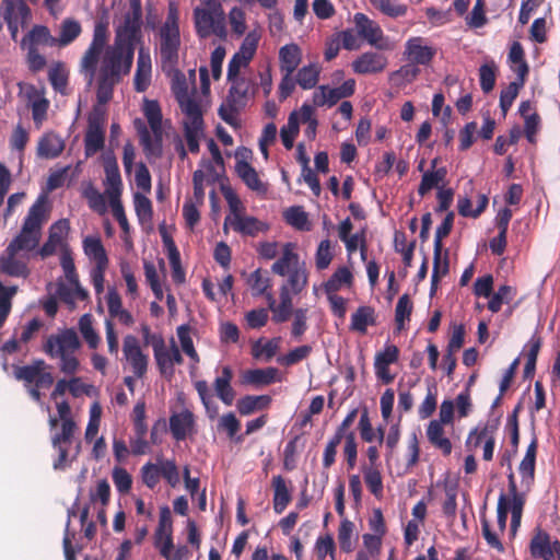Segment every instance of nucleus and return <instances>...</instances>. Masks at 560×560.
Segmentation results:
<instances>
[{
  "mask_svg": "<svg viewBox=\"0 0 560 560\" xmlns=\"http://www.w3.org/2000/svg\"><path fill=\"white\" fill-rule=\"evenodd\" d=\"M22 47H37L38 45L56 44V38L51 36L49 28L44 25H35L22 39Z\"/></svg>",
  "mask_w": 560,
  "mask_h": 560,
  "instance_id": "37",
  "label": "nucleus"
},
{
  "mask_svg": "<svg viewBox=\"0 0 560 560\" xmlns=\"http://www.w3.org/2000/svg\"><path fill=\"white\" fill-rule=\"evenodd\" d=\"M272 398L269 395H246L236 402V410L241 416H249L256 411L268 409Z\"/></svg>",
  "mask_w": 560,
  "mask_h": 560,
  "instance_id": "32",
  "label": "nucleus"
},
{
  "mask_svg": "<svg viewBox=\"0 0 560 560\" xmlns=\"http://www.w3.org/2000/svg\"><path fill=\"white\" fill-rule=\"evenodd\" d=\"M81 32V24L77 20L66 19L61 23L59 37L56 38V44L60 47L68 46L80 36Z\"/></svg>",
  "mask_w": 560,
  "mask_h": 560,
  "instance_id": "39",
  "label": "nucleus"
},
{
  "mask_svg": "<svg viewBox=\"0 0 560 560\" xmlns=\"http://www.w3.org/2000/svg\"><path fill=\"white\" fill-rule=\"evenodd\" d=\"M353 276L348 267H339L330 278L325 282L324 289L327 294L335 293L341 289L342 285H350Z\"/></svg>",
  "mask_w": 560,
  "mask_h": 560,
  "instance_id": "40",
  "label": "nucleus"
},
{
  "mask_svg": "<svg viewBox=\"0 0 560 560\" xmlns=\"http://www.w3.org/2000/svg\"><path fill=\"white\" fill-rule=\"evenodd\" d=\"M229 81L231 82V86L229 89L226 101L244 108L247 104L248 96L255 95L257 86L249 79L244 77Z\"/></svg>",
  "mask_w": 560,
  "mask_h": 560,
  "instance_id": "21",
  "label": "nucleus"
},
{
  "mask_svg": "<svg viewBox=\"0 0 560 560\" xmlns=\"http://www.w3.org/2000/svg\"><path fill=\"white\" fill-rule=\"evenodd\" d=\"M304 448V441L302 435L293 436L284 446L283 450V469L292 471L296 469L299 463V456L301 451Z\"/></svg>",
  "mask_w": 560,
  "mask_h": 560,
  "instance_id": "35",
  "label": "nucleus"
},
{
  "mask_svg": "<svg viewBox=\"0 0 560 560\" xmlns=\"http://www.w3.org/2000/svg\"><path fill=\"white\" fill-rule=\"evenodd\" d=\"M299 130V119L296 113L293 112L289 116L288 124L280 130L281 141L287 150H291L293 148Z\"/></svg>",
  "mask_w": 560,
  "mask_h": 560,
  "instance_id": "54",
  "label": "nucleus"
},
{
  "mask_svg": "<svg viewBox=\"0 0 560 560\" xmlns=\"http://www.w3.org/2000/svg\"><path fill=\"white\" fill-rule=\"evenodd\" d=\"M152 61L149 49L141 46L138 50L137 69L133 79L135 90L144 92L151 83Z\"/></svg>",
  "mask_w": 560,
  "mask_h": 560,
  "instance_id": "18",
  "label": "nucleus"
},
{
  "mask_svg": "<svg viewBox=\"0 0 560 560\" xmlns=\"http://www.w3.org/2000/svg\"><path fill=\"white\" fill-rule=\"evenodd\" d=\"M412 312V303L408 294H402L396 304L395 308V322L398 330H401L405 326V322L409 320Z\"/></svg>",
  "mask_w": 560,
  "mask_h": 560,
  "instance_id": "58",
  "label": "nucleus"
},
{
  "mask_svg": "<svg viewBox=\"0 0 560 560\" xmlns=\"http://www.w3.org/2000/svg\"><path fill=\"white\" fill-rule=\"evenodd\" d=\"M130 11L125 15L124 23L116 28V36L137 45L141 40L142 7L140 0H129Z\"/></svg>",
  "mask_w": 560,
  "mask_h": 560,
  "instance_id": "9",
  "label": "nucleus"
},
{
  "mask_svg": "<svg viewBox=\"0 0 560 560\" xmlns=\"http://www.w3.org/2000/svg\"><path fill=\"white\" fill-rule=\"evenodd\" d=\"M195 429L194 413L185 409L170 417V431L174 440L184 441Z\"/></svg>",
  "mask_w": 560,
  "mask_h": 560,
  "instance_id": "20",
  "label": "nucleus"
},
{
  "mask_svg": "<svg viewBox=\"0 0 560 560\" xmlns=\"http://www.w3.org/2000/svg\"><path fill=\"white\" fill-rule=\"evenodd\" d=\"M105 122V110L100 106H94L88 116V129L84 137V153L86 158L93 156L104 148Z\"/></svg>",
  "mask_w": 560,
  "mask_h": 560,
  "instance_id": "7",
  "label": "nucleus"
},
{
  "mask_svg": "<svg viewBox=\"0 0 560 560\" xmlns=\"http://www.w3.org/2000/svg\"><path fill=\"white\" fill-rule=\"evenodd\" d=\"M312 352V347L303 345L289 351L285 355L278 359V362L285 366L294 365L305 360Z\"/></svg>",
  "mask_w": 560,
  "mask_h": 560,
  "instance_id": "64",
  "label": "nucleus"
},
{
  "mask_svg": "<svg viewBox=\"0 0 560 560\" xmlns=\"http://www.w3.org/2000/svg\"><path fill=\"white\" fill-rule=\"evenodd\" d=\"M105 185L108 198L120 197L122 190L121 176L115 156H108L104 161Z\"/></svg>",
  "mask_w": 560,
  "mask_h": 560,
  "instance_id": "27",
  "label": "nucleus"
},
{
  "mask_svg": "<svg viewBox=\"0 0 560 560\" xmlns=\"http://www.w3.org/2000/svg\"><path fill=\"white\" fill-rule=\"evenodd\" d=\"M247 282L254 296H267V294L270 293L268 292V289L271 285L270 278L267 276V272L262 271L260 268L250 273Z\"/></svg>",
  "mask_w": 560,
  "mask_h": 560,
  "instance_id": "49",
  "label": "nucleus"
},
{
  "mask_svg": "<svg viewBox=\"0 0 560 560\" xmlns=\"http://www.w3.org/2000/svg\"><path fill=\"white\" fill-rule=\"evenodd\" d=\"M45 221V199L39 198L28 210L20 233L10 242L8 248L16 253L31 252L38 246L42 225Z\"/></svg>",
  "mask_w": 560,
  "mask_h": 560,
  "instance_id": "4",
  "label": "nucleus"
},
{
  "mask_svg": "<svg viewBox=\"0 0 560 560\" xmlns=\"http://www.w3.org/2000/svg\"><path fill=\"white\" fill-rule=\"evenodd\" d=\"M526 79H518L517 81L511 82L505 89H503L500 93V108L502 110L503 116L505 117L508 112L513 105V102L518 95L520 90L524 86Z\"/></svg>",
  "mask_w": 560,
  "mask_h": 560,
  "instance_id": "46",
  "label": "nucleus"
},
{
  "mask_svg": "<svg viewBox=\"0 0 560 560\" xmlns=\"http://www.w3.org/2000/svg\"><path fill=\"white\" fill-rule=\"evenodd\" d=\"M228 224H231L235 232L252 237L269 230L268 223L249 215L226 217L224 220V230H226Z\"/></svg>",
  "mask_w": 560,
  "mask_h": 560,
  "instance_id": "16",
  "label": "nucleus"
},
{
  "mask_svg": "<svg viewBox=\"0 0 560 560\" xmlns=\"http://www.w3.org/2000/svg\"><path fill=\"white\" fill-rule=\"evenodd\" d=\"M505 508L508 513L512 514L511 528L515 530L521 523L523 506L525 503L526 492H504Z\"/></svg>",
  "mask_w": 560,
  "mask_h": 560,
  "instance_id": "36",
  "label": "nucleus"
},
{
  "mask_svg": "<svg viewBox=\"0 0 560 560\" xmlns=\"http://www.w3.org/2000/svg\"><path fill=\"white\" fill-rule=\"evenodd\" d=\"M177 100L182 112L186 116L183 122L184 132L190 130L192 133H202L203 117L199 102L186 94L177 95Z\"/></svg>",
  "mask_w": 560,
  "mask_h": 560,
  "instance_id": "11",
  "label": "nucleus"
},
{
  "mask_svg": "<svg viewBox=\"0 0 560 560\" xmlns=\"http://www.w3.org/2000/svg\"><path fill=\"white\" fill-rule=\"evenodd\" d=\"M495 70L497 67L493 62L485 63L479 68L480 88L486 94L491 92L494 88Z\"/></svg>",
  "mask_w": 560,
  "mask_h": 560,
  "instance_id": "62",
  "label": "nucleus"
},
{
  "mask_svg": "<svg viewBox=\"0 0 560 560\" xmlns=\"http://www.w3.org/2000/svg\"><path fill=\"white\" fill-rule=\"evenodd\" d=\"M85 254L96 264H108V257L100 237H86L83 241Z\"/></svg>",
  "mask_w": 560,
  "mask_h": 560,
  "instance_id": "47",
  "label": "nucleus"
},
{
  "mask_svg": "<svg viewBox=\"0 0 560 560\" xmlns=\"http://www.w3.org/2000/svg\"><path fill=\"white\" fill-rule=\"evenodd\" d=\"M509 59L512 63L517 65L516 68H513V71L516 72L518 79H526L529 69L525 60L524 49L518 42H514L512 44L509 52Z\"/></svg>",
  "mask_w": 560,
  "mask_h": 560,
  "instance_id": "51",
  "label": "nucleus"
},
{
  "mask_svg": "<svg viewBox=\"0 0 560 560\" xmlns=\"http://www.w3.org/2000/svg\"><path fill=\"white\" fill-rule=\"evenodd\" d=\"M302 61V50L299 45L291 43L279 49V65L281 72L294 73Z\"/></svg>",
  "mask_w": 560,
  "mask_h": 560,
  "instance_id": "30",
  "label": "nucleus"
},
{
  "mask_svg": "<svg viewBox=\"0 0 560 560\" xmlns=\"http://www.w3.org/2000/svg\"><path fill=\"white\" fill-rule=\"evenodd\" d=\"M48 365L43 359L34 360L31 364L14 368V376L24 382L33 400L40 402V389H47L54 384L52 374L47 371Z\"/></svg>",
  "mask_w": 560,
  "mask_h": 560,
  "instance_id": "6",
  "label": "nucleus"
},
{
  "mask_svg": "<svg viewBox=\"0 0 560 560\" xmlns=\"http://www.w3.org/2000/svg\"><path fill=\"white\" fill-rule=\"evenodd\" d=\"M194 387L206 409L207 416L209 419L213 420L218 416V406L212 400V395L210 393L207 381L200 380L195 382Z\"/></svg>",
  "mask_w": 560,
  "mask_h": 560,
  "instance_id": "42",
  "label": "nucleus"
},
{
  "mask_svg": "<svg viewBox=\"0 0 560 560\" xmlns=\"http://www.w3.org/2000/svg\"><path fill=\"white\" fill-rule=\"evenodd\" d=\"M122 353L129 362L136 377L141 378L148 371L149 357L141 350L139 340L133 335H127L122 341Z\"/></svg>",
  "mask_w": 560,
  "mask_h": 560,
  "instance_id": "10",
  "label": "nucleus"
},
{
  "mask_svg": "<svg viewBox=\"0 0 560 560\" xmlns=\"http://www.w3.org/2000/svg\"><path fill=\"white\" fill-rule=\"evenodd\" d=\"M48 79L55 91L61 94H66L68 85V74L66 73L60 63L50 68L48 72Z\"/></svg>",
  "mask_w": 560,
  "mask_h": 560,
  "instance_id": "63",
  "label": "nucleus"
},
{
  "mask_svg": "<svg viewBox=\"0 0 560 560\" xmlns=\"http://www.w3.org/2000/svg\"><path fill=\"white\" fill-rule=\"evenodd\" d=\"M284 219L287 223L294 226L298 230H308L307 228V213L302 207H291L284 212Z\"/></svg>",
  "mask_w": 560,
  "mask_h": 560,
  "instance_id": "61",
  "label": "nucleus"
},
{
  "mask_svg": "<svg viewBox=\"0 0 560 560\" xmlns=\"http://www.w3.org/2000/svg\"><path fill=\"white\" fill-rule=\"evenodd\" d=\"M65 149L63 139L55 132H46L38 140L37 155L51 160L58 158Z\"/></svg>",
  "mask_w": 560,
  "mask_h": 560,
  "instance_id": "28",
  "label": "nucleus"
},
{
  "mask_svg": "<svg viewBox=\"0 0 560 560\" xmlns=\"http://www.w3.org/2000/svg\"><path fill=\"white\" fill-rule=\"evenodd\" d=\"M278 381V369L269 366L266 369L246 370L241 377V383L254 387H262Z\"/></svg>",
  "mask_w": 560,
  "mask_h": 560,
  "instance_id": "26",
  "label": "nucleus"
},
{
  "mask_svg": "<svg viewBox=\"0 0 560 560\" xmlns=\"http://www.w3.org/2000/svg\"><path fill=\"white\" fill-rule=\"evenodd\" d=\"M79 329L91 349H96L100 343V336L93 328L92 316L84 314L79 320Z\"/></svg>",
  "mask_w": 560,
  "mask_h": 560,
  "instance_id": "56",
  "label": "nucleus"
},
{
  "mask_svg": "<svg viewBox=\"0 0 560 560\" xmlns=\"http://www.w3.org/2000/svg\"><path fill=\"white\" fill-rule=\"evenodd\" d=\"M405 48L407 59L413 65L427 66L435 56V50L430 46L423 45V38L419 36L409 38Z\"/></svg>",
  "mask_w": 560,
  "mask_h": 560,
  "instance_id": "19",
  "label": "nucleus"
},
{
  "mask_svg": "<svg viewBox=\"0 0 560 560\" xmlns=\"http://www.w3.org/2000/svg\"><path fill=\"white\" fill-rule=\"evenodd\" d=\"M376 325L375 310L372 306H359L351 315L350 329L362 335L366 334L369 326Z\"/></svg>",
  "mask_w": 560,
  "mask_h": 560,
  "instance_id": "33",
  "label": "nucleus"
},
{
  "mask_svg": "<svg viewBox=\"0 0 560 560\" xmlns=\"http://www.w3.org/2000/svg\"><path fill=\"white\" fill-rule=\"evenodd\" d=\"M108 43L107 25L97 22L94 26L92 42L80 61V71L91 84L95 78L97 63L101 67L97 77L96 98L98 104H106L113 98L114 88L127 75L132 67L136 45L116 36L113 45Z\"/></svg>",
  "mask_w": 560,
  "mask_h": 560,
  "instance_id": "1",
  "label": "nucleus"
},
{
  "mask_svg": "<svg viewBox=\"0 0 560 560\" xmlns=\"http://www.w3.org/2000/svg\"><path fill=\"white\" fill-rule=\"evenodd\" d=\"M354 524L349 520H342L338 529V541L340 549L349 553L353 550L351 536L353 534Z\"/></svg>",
  "mask_w": 560,
  "mask_h": 560,
  "instance_id": "60",
  "label": "nucleus"
},
{
  "mask_svg": "<svg viewBox=\"0 0 560 560\" xmlns=\"http://www.w3.org/2000/svg\"><path fill=\"white\" fill-rule=\"evenodd\" d=\"M355 92V80L348 79L340 86L328 88L327 93L329 97V107L336 105L340 100L350 97Z\"/></svg>",
  "mask_w": 560,
  "mask_h": 560,
  "instance_id": "55",
  "label": "nucleus"
},
{
  "mask_svg": "<svg viewBox=\"0 0 560 560\" xmlns=\"http://www.w3.org/2000/svg\"><path fill=\"white\" fill-rule=\"evenodd\" d=\"M18 253L5 248L0 256V272L15 278H27L30 269L24 260L16 257Z\"/></svg>",
  "mask_w": 560,
  "mask_h": 560,
  "instance_id": "23",
  "label": "nucleus"
},
{
  "mask_svg": "<svg viewBox=\"0 0 560 560\" xmlns=\"http://www.w3.org/2000/svg\"><path fill=\"white\" fill-rule=\"evenodd\" d=\"M232 380L233 370L225 365L222 368L221 375L217 376L213 382L215 394L225 406H231L235 399L236 393L231 385Z\"/></svg>",
  "mask_w": 560,
  "mask_h": 560,
  "instance_id": "24",
  "label": "nucleus"
},
{
  "mask_svg": "<svg viewBox=\"0 0 560 560\" xmlns=\"http://www.w3.org/2000/svg\"><path fill=\"white\" fill-rule=\"evenodd\" d=\"M498 425L495 423L487 422L485 424H479L474 428L466 440V446L468 450H476L480 446V444L489 439V436H493Z\"/></svg>",
  "mask_w": 560,
  "mask_h": 560,
  "instance_id": "38",
  "label": "nucleus"
},
{
  "mask_svg": "<svg viewBox=\"0 0 560 560\" xmlns=\"http://www.w3.org/2000/svg\"><path fill=\"white\" fill-rule=\"evenodd\" d=\"M160 475L171 488H176L180 482L179 470L174 460L160 459Z\"/></svg>",
  "mask_w": 560,
  "mask_h": 560,
  "instance_id": "57",
  "label": "nucleus"
},
{
  "mask_svg": "<svg viewBox=\"0 0 560 560\" xmlns=\"http://www.w3.org/2000/svg\"><path fill=\"white\" fill-rule=\"evenodd\" d=\"M235 171L248 189L259 195L267 194L268 185L260 179L257 171L248 162L237 160Z\"/></svg>",
  "mask_w": 560,
  "mask_h": 560,
  "instance_id": "22",
  "label": "nucleus"
},
{
  "mask_svg": "<svg viewBox=\"0 0 560 560\" xmlns=\"http://www.w3.org/2000/svg\"><path fill=\"white\" fill-rule=\"evenodd\" d=\"M399 359V349L393 343H386L384 349L375 354L374 371L377 380L383 384H390L395 375L390 373L389 365Z\"/></svg>",
  "mask_w": 560,
  "mask_h": 560,
  "instance_id": "13",
  "label": "nucleus"
},
{
  "mask_svg": "<svg viewBox=\"0 0 560 560\" xmlns=\"http://www.w3.org/2000/svg\"><path fill=\"white\" fill-rule=\"evenodd\" d=\"M269 310L272 311V320L275 323L287 322L292 314V299L287 285L280 290V303L276 305V300L271 293L267 294Z\"/></svg>",
  "mask_w": 560,
  "mask_h": 560,
  "instance_id": "25",
  "label": "nucleus"
},
{
  "mask_svg": "<svg viewBox=\"0 0 560 560\" xmlns=\"http://www.w3.org/2000/svg\"><path fill=\"white\" fill-rule=\"evenodd\" d=\"M354 23L359 35L371 46L380 50L392 49L388 38L375 21L369 19L364 13H355Z\"/></svg>",
  "mask_w": 560,
  "mask_h": 560,
  "instance_id": "8",
  "label": "nucleus"
},
{
  "mask_svg": "<svg viewBox=\"0 0 560 560\" xmlns=\"http://www.w3.org/2000/svg\"><path fill=\"white\" fill-rule=\"evenodd\" d=\"M133 125L139 136L140 145L142 147L147 159L161 158L163 152V130L152 133L151 129H149L141 119H136Z\"/></svg>",
  "mask_w": 560,
  "mask_h": 560,
  "instance_id": "12",
  "label": "nucleus"
},
{
  "mask_svg": "<svg viewBox=\"0 0 560 560\" xmlns=\"http://www.w3.org/2000/svg\"><path fill=\"white\" fill-rule=\"evenodd\" d=\"M454 212H448L443 222L438 226L434 236V248H435V266L439 262L440 254L443 250V238L448 236L454 224Z\"/></svg>",
  "mask_w": 560,
  "mask_h": 560,
  "instance_id": "52",
  "label": "nucleus"
},
{
  "mask_svg": "<svg viewBox=\"0 0 560 560\" xmlns=\"http://www.w3.org/2000/svg\"><path fill=\"white\" fill-rule=\"evenodd\" d=\"M143 113L145 118L148 119V124L152 133H156L162 128V112L158 101L145 100L143 106Z\"/></svg>",
  "mask_w": 560,
  "mask_h": 560,
  "instance_id": "50",
  "label": "nucleus"
},
{
  "mask_svg": "<svg viewBox=\"0 0 560 560\" xmlns=\"http://www.w3.org/2000/svg\"><path fill=\"white\" fill-rule=\"evenodd\" d=\"M361 471L363 475L364 483L369 490H382L383 478L381 475V466L362 465Z\"/></svg>",
  "mask_w": 560,
  "mask_h": 560,
  "instance_id": "59",
  "label": "nucleus"
},
{
  "mask_svg": "<svg viewBox=\"0 0 560 560\" xmlns=\"http://www.w3.org/2000/svg\"><path fill=\"white\" fill-rule=\"evenodd\" d=\"M446 174L447 171L445 167L424 172L418 187V194L421 197H424L431 189L438 187L440 183L444 182Z\"/></svg>",
  "mask_w": 560,
  "mask_h": 560,
  "instance_id": "41",
  "label": "nucleus"
},
{
  "mask_svg": "<svg viewBox=\"0 0 560 560\" xmlns=\"http://www.w3.org/2000/svg\"><path fill=\"white\" fill-rule=\"evenodd\" d=\"M217 429L218 431L225 432L228 438L231 440H236V442L243 441V436L236 438V434L241 429V421L232 411L224 413L219 418Z\"/></svg>",
  "mask_w": 560,
  "mask_h": 560,
  "instance_id": "45",
  "label": "nucleus"
},
{
  "mask_svg": "<svg viewBox=\"0 0 560 560\" xmlns=\"http://www.w3.org/2000/svg\"><path fill=\"white\" fill-rule=\"evenodd\" d=\"M300 264V257L294 252V244L285 243L282 248V255L272 264L271 271L275 275L285 277L288 272Z\"/></svg>",
  "mask_w": 560,
  "mask_h": 560,
  "instance_id": "31",
  "label": "nucleus"
},
{
  "mask_svg": "<svg viewBox=\"0 0 560 560\" xmlns=\"http://www.w3.org/2000/svg\"><path fill=\"white\" fill-rule=\"evenodd\" d=\"M427 439L442 455L448 456L453 451L451 440L446 436L444 427L438 420H432L427 428Z\"/></svg>",
  "mask_w": 560,
  "mask_h": 560,
  "instance_id": "29",
  "label": "nucleus"
},
{
  "mask_svg": "<svg viewBox=\"0 0 560 560\" xmlns=\"http://www.w3.org/2000/svg\"><path fill=\"white\" fill-rule=\"evenodd\" d=\"M156 341L154 359L159 371L161 374H173L174 364H182L184 361L183 355L173 339L168 349L165 346V341L160 339Z\"/></svg>",
  "mask_w": 560,
  "mask_h": 560,
  "instance_id": "15",
  "label": "nucleus"
},
{
  "mask_svg": "<svg viewBox=\"0 0 560 560\" xmlns=\"http://www.w3.org/2000/svg\"><path fill=\"white\" fill-rule=\"evenodd\" d=\"M370 3L381 11L383 14L396 19L406 15L408 11L407 4L400 3L397 0H369Z\"/></svg>",
  "mask_w": 560,
  "mask_h": 560,
  "instance_id": "44",
  "label": "nucleus"
},
{
  "mask_svg": "<svg viewBox=\"0 0 560 560\" xmlns=\"http://www.w3.org/2000/svg\"><path fill=\"white\" fill-rule=\"evenodd\" d=\"M388 65L385 55L376 51H365L358 56L351 63L352 70L357 74H376L383 72Z\"/></svg>",
  "mask_w": 560,
  "mask_h": 560,
  "instance_id": "14",
  "label": "nucleus"
},
{
  "mask_svg": "<svg viewBox=\"0 0 560 560\" xmlns=\"http://www.w3.org/2000/svg\"><path fill=\"white\" fill-rule=\"evenodd\" d=\"M552 541L550 535L544 530L538 533L530 539L529 551L533 558L539 559L542 556L551 553Z\"/></svg>",
  "mask_w": 560,
  "mask_h": 560,
  "instance_id": "43",
  "label": "nucleus"
},
{
  "mask_svg": "<svg viewBox=\"0 0 560 560\" xmlns=\"http://www.w3.org/2000/svg\"><path fill=\"white\" fill-rule=\"evenodd\" d=\"M81 342L73 329H65L59 334L50 335L44 346V352L55 359H60V371L68 375H73L78 372L80 362L75 357L77 351L80 349Z\"/></svg>",
  "mask_w": 560,
  "mask_h": 560,
  "instance_id": "3",
  "label": "nucleus"
},
{
  "mask_svg": "<svg viewBox=\"0 0 560 560\" xmlns=\"http://www.w3.org/2000/svg\"><path fill=\"white\" fill-rule=\"evenodd\" d=\"M319 79V68L317 65H308L302 67L296 73V83L303 90L313 89Z\"/></svg>",
  "mask_w": 560,
  "mask_h": 560,
  "instance_id": "53",
  "label": "nucleus"
},
{
  "mask_svg": "<svg viewBox=\"0 0 560 560\" xmlns=\"http://www.w3.org/2000/svg\"><path fill=\"white\" fill-rule=\"evenodd\" d=\"M178 20L177 7L171 2L166 19L158 32L161 69L167 75L178 72L182 45Z\"/></svg>",
  "mask_w": 560,
  "mask_h": 560,
  "instance_id": "2",
  "label": "nucleus"
},
{
  "mask_svg": "<svg viewBox=\"0 0 560 560\" xmlns=\"http://www.w3.org/2000/svg\"><path fill=\"white\" fill-rule=\"evenodd\" d=\"M288 276V285L291 291L295 294L301 293L307 285L308 273L305 267V262H301L293 268Z\"/></svg>",
  "mask_w": 560,
  "mask_h": 560,
  "instance_id": "48",
  "label": "nucleus"
},
{
  "mask_svg": "<svg viewBox=\"0 0 560 560\" xmlns=\"http://www.w3.org/2000/svg\"><path fill=\"white\" fill-rule=\"evenodd\" d=\"M205 8L194 10L196 33L200 38H207L214 34L225 37V14L222 4L217 0H205Z\"/></svg>",
  "mask_w": 560,
  "mask_h": 560,
  "instance_id": "5",
  "label": "nucleus"
},
{
  "mask_svg": "<svg viewBox=\"0 0 560 560\" xmlns=\"http://www.w3.org/2000/svg\"><path fill=\"white\" fill-rule=\"evenodd\" d=\"M8 9L11 13V19L21 22V26H24L31 19V9L24 0H2L0 7L2 19H5Z\"/></svg>",
  "mask_w": 560,
  "mask_h": 560,
  "instance_id": "34",
  "label": "nucleus"
},
{
  "mask_svg": "<svg viewBox=\"0 0 560 560\" xmlns=\"http://www.w3.org/2000/svg\"><path fill=\"white\" fill-rule=\"evenodd\" d=\"M70 230L69 220L61 219L55 222L49 228V234L47 241L39 248L38 254L42 258H47L54 255L57 248L62 244L65 236Z\"/></svg>",
  "mask_w": 560,
  "mask_h": 560,
  "instance_id": "17",
  "label": "nucleus"
}]
</instances>
